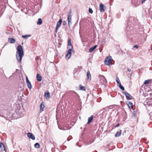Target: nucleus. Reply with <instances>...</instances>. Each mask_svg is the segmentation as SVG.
Instances as JSON below:
<instances>
[{
  "instance_id": "58836bf2",
  "label": "nucleus",
  "mask_w": 152,
  "mask_h": 152,
  "mask_svg": "<svg viewBox=\"0 0 152 152\" xmlns=\"http://www.w3.org/2000/svg\"><path fill=\"white\" fill-rule=\"evenodd\" d=\"M140 92H141L140 90Z\"/></svg>"
},
{
  "instance_id": "b1692460",
  "label": "nucleus",
  "mask_w": 152,
  "mask_h": 152,
  "mask_svg": "<svg viewBox=\"0 0 152 152\" xmlns=\"http://www.w3.org/2000/svg\"><path fill=\"white\" fill-rule=\"evenodd\" d=\"M68 45L69 46H71V49H72L73 48V47L71 43V39H69L68 40Z\"/></svg>"
},
{
  "instance_id": "f03ea898",
  "label": "nucleus",
  "mask_w": 152,
  "mask_h": 152,
  "mask_svg": "<svg viewBox=\"0 0 152 152\" xmlns=\"http://www.w3.org/2000/svg\"><path fill=\"white\" fill-rule=\"evenodd\" d=\"M100 82L101 85H105L107 83V80L105 77L103 75L99 76Z\"/></svg>"
},
{
  "instance_id": "dca6fc26",
  "label": "nucleus",
  "mask_w": 152,
  "mask_h": 152,
  "mask_svg": "<svg viewBox=\"0 0 152 152\" xmlns=\"http://www.w3.org/2000/svg\"><path fill=\"white\" fill-rule=\"evenodd\" d=\"M0 148L1 149V151H6L5 148L4 147V145L3 143H1L0 144Z\"/></svg>"
},
{
  "instance_id": "aec40b11",
  "label": "nucleus",
  "mask_w": 152,
  "mask_h": 152,
  "mask_svg": "<svg viewBox=\"0 0 152 152\" xmlns=\"http://www.w3.org/2000/svg\"><path fill=\"white\" fill-rule=\"evenodd\" d=\"M96 45H95L93 47L90 48L89 50V52H91L93 51L96 48Z\"/></svg>"
},
{
  "instance_id": "423d86ee",
  "label": "nucleus",
  "mask_w": 152,
  "mask_h": 152,
  "mask_svg": "<svg viewBox=\"0 0 152 152\" xmlns=\"http://www.w3.org/2000/svg\"><path fill=\"white\" fill-rule=\"evenodd\" d=\"M71 48H69L67 52L66 55V58L68 59L69 58L71 55Z\"/></svg>"
},
{
  "instance_id": "c9c22d12",
  "label": "nucleus",
  "mask_w": 152,
  "mask_h": 152,
  "mask_svg": "<svg viewBox=\"0 0 152 152\" xmlns=\"http://www.w3.org/2000/svg\"><path fill=\"white\" fill-rule=\"evenodd\" d=\"M119 125H120L119 124H118L116 126H115V127H118V126H119Z\"/></svg>"
},
{
  "instance_id": "7ed1b4c3",
  "label": "nucleus",
  "mask_w": 152,
  "mask_h": 152,
  "mask_svg": "<svg viewBox=\"0 0 152 152\" xmlns=\"http://www.w3.org/2000/svg\"><path fill=\"white\" fill-rule=\"evenodd\" d=\"M111 59L112 57L110 56H109L106 58L104 60L105 64L107 65H110L111 64Z\"/></svg>"
},
{
  "instance_id": "f8f14e48",
  "label": "nucleus",
  "mask_w": 152,
  "mask_h": 152,
  "mask_svg": "<svg viewBox=\"0 0 152 152\" xmlns=\"http://www.w3.org/2000/svg\"><path fill=\"white\" fill-rule=\"evenodd\" d=\"M24 110L22 108H20L18 110V114L20 115H23Z\"/></svg>"
},
{
  "instance_id": "72a5a7b5",
  "label": "nucleus",
  "mask_w": 152,
  "mask_h": 152,
  "mask_svg": "<svg viewBox=\"0 0 152 152\" xmlns=\"http://www.w3.org/2000/svg\"><path fill=\"white\" fill-rule=\"evenodd\" d=\"M39 59V57L38 56H37L35 58V60H38Z\"/></svg>"
},
{
  "instance_id": "393cba45",
  "label": "nucleus",
  "mask_w": 152,
  "mask_h": 152,
  "mask_svg": "<svg viewBox=\"0 0 152 152\" xmlns=\"http://www.w3.org/2000/svg\"><path fill=\"white\" fill-rule=\"evenodd\" d=\"M118 86L122 90V91H123L124 90V87L121 86V84L118 85Z\"/></svg>"
},
{
  "instance_id": "5701e85b",
  "label": "nucleus",
  "mask_w": 152,
  "mask_h": 152,
  "mask_svg": "<svg viewBox=\"0 0 152 152\" xmlns=\"http://www.w3.org/2000/svg\"><path fill=\"white\" fill-rule=\"evenodd\" d=\"M80 89L82 91H86L85 87L83 86L82 85H80L79 86Z\"/></svg>"
},
{
  "instance_id": "20e7f679",
  "label": "nucleus",
  "mask_w": 152,
  "mask_h": 152,
  "mask_svg": "<svg viewBox=\"0 0 152 152\" xmlns=\"http://www.w3.org/2000/svg\"><path fill=\"white\" fill-rule=\"evenodd\" d=\"M62 23V20L61 18L57 22L56 24V27L55 28V32L57 33L58 31V30L60 27L61 23Z\"/></svg>"
},
{
  "instance_id": "9d476101",
  "label": "nucleus",
  "mask_w": 152,
  "mask_h": 152,
  "mask_svg": "<svg viewBox=\"0 0 152 152\" xmlns=\"http://www.w3.org/2000/svg\"><path fill=\"white\" fill-rule=\"evenodd\" d=\"M26 81L28 88L29 89H31L32 88V86L31 83L29 81L27 77H26Z\"/></svg>"
},
{
  "instance_id": "c85d7f7f",
  "label": "nucleus",
  "mask_w": 152,
  "mask_h": 152,
  "mask_svg": "<svg viewBox=\"0 0 152 152\" xmlns=\"http://www.w3.org/2000/svg\"><path fill=\"white\" fill-rule=\"evenodd\" d=\"M30 36V35H23L22 36V37L25 39H26L27 38Z\"/></svg>"
},
{
  "instance_id": "473e14b6",
  "label": "nucleus",
  "mask_w": 152,
  "mask_h": 152,
  "mask_svg": "<svg viewBox=\"0 0 152 152\" xmlns=\"http://www.w3.org/2000/svg\"><path fill=\"white\" fill-rule=\"evenodd\" d=\"M139 5V4L137 3V4H136L134 5V7H137Z\"/></svg>"
},
{
  "instance_id": "9b49d317",
  "label": "nucleus",
  "mask_w": 152,
  "mask_h": 152,
  "mask_svg": "<svg viewBox=\"0 0 152 152\" xmlns=\"http://www.w3.org/2000/svg\"><path fill=\"white\" fill-rule=\"evenodd\" d=\"M127 104L130 109H132L133 107V104L132 102L130 101L128 102H127Z\"/></svg>"
},
{
  "instance_id": "2f4dec72",
  "label": "nucleus",
  "mask_w": 152,
  "mask_h": 152,
  "mask_svg": "<svg viewBox=\"0 0 152 152\" xmlns=\"http://www.w3.org/2000/svg\"><path fill=\"white\" fill-rule=\"evenodd\" d=\"M138 48V46L137 45H136L133 46V48Z\"/></svg>"
},
{
  "instance_id": "ddd939ff",
  "label": "nucleus",
  "mask_w": 152,
  "mask_h": 152,
  "mask_svg": "<svg viewBox=\"0 0 152 152\" xmlns=\"http://www.w3.org/2000/svg\"><path fill=\"white\" fill-rule=\"evenodd\" d=\"M36 78L37 80L39 82L41 81L42 79V77L39 74H37Z\"/></svg>"
},
{
  "instance_id": "412c9836",
  "label": "nucleus",
  "mask_w": 152,
  "mask_h": 152,
  "mask_svg": "<svg viewBox=\"0 0 152 152\" xmlns=\"http://www.w3.org/2000/svg\"><path fill=\"white\" fill-rule=\"evenodd\" d=\"M121 130H120L119 132H117L116 134L115 135V137H118L120 136L121 134Z\"/></svg>"
},
{
  "instance_id": "cd10ccee",
  "label": "nucleus",
  "mask_w": 152,
  "mask_h": 152,
  "mask_svg": "<svg viewBox=\"0 0 152 152\" xmlns=\"http://www.w3.org/2000/svg\"><path fill=\"white\" fill-rule=\"evenodd\" d=\"M116 81L118 85H119L121 84L119 78L118 77H117Z\"/></svg>"
},
{
  "instance_id": "4c0bfd02",
  "label": "nucleus",
  "mask_w": 152,
  "mask_h": 152,
  "mask_svg": "<svg viewBox=\"0 0 152 152\" xmlns=\"http://www.w3.org/2000/svg\"><path fill=\"white\" fill-rule=\"evenodd\" d=\"M127 70H128V71L129 72H130L131 71V69H129V68H128V69H127Z\"/></svg>"
},
{
  "instance_id": "7c9ffc66",
  "label": "nucleus",
  "mask_w": 152,
  "mask_h": 152,
  "mask_svg": "<svg viewBox=\"0 0 152 152\" xmlns=\"http://www.w3.org/2000/svg\"><path fill=\"white\" fill-rule=\"evenodd\" d=\"M137 112L136 111H134L133 112V115L134 116H135L137 114Z\"/></svg>"
},
{
  "instance_id": "6e6552de",
  "label": "nucleus",
  "mask_w": 152,
  "mask_h": 152,
  "mask_svg": "<svg viewBox=\"0 0 152 152\" xmlns=\"http://www.w3.org/2000/svg\"><path fill=\"white\" fill-rule=\"evenodd\" d=\"M27 136L30 139L34 140L35 139V137L34 135L31 133L28 132L27 134Z\"/></svg>"
},
{
  "instance_id": "f3484780",
  "label": "nucleus",
  "mask_w": 152,
  "mask_h": 152,
  "mask_svg": "<svg viewBox=\"0 0 152 152\" xmlns=\"http://www.w3.org/2000/svg\"><path fill=\"white\" fill-rule=\"evenodd\" d=\"M93 118V115H91L90 117L88 118V121L87 123V124H89L91 122Z\"/></svg>"
},
{
  "instance_id": "c756f323",
  "label": "nucleus",
  "mask_w": 152,
  "mask_h": 152,
  "mask_svg": "<svg viewBox=\"0 0 152 152\" xmlns=\"http://www.w3.org/2000/svg\"><path fill=\"white\" fill-rule=\"evenodd\" d=\"M89 12L90 13L92 14L93 12V10L91 8H89Z\"/></svg>"
},
{
  "instance_id": "6ab92c4d",
  "label": "nucleus",
  "mask_w": 152,
  "mask_h": 152,
  "mask_svg": "<svg viewBox=\"0 0 152 152\" xmlns=\"http://www.w3.org/2000/svg\"><path fill=\"white\" fill-rule=\"evenodd\" d=\"M45 97L46 99H48L50 97V93L49 92L45 93Z\"/></svg>"
},
{
  "instance_id": "e433bc0d",
  "label": "nucleus",
  "mask_w": 152,
  "mask_h": 152,
  "mask_svg": "<svg viewBox=\"0 0 152 152\" xmlns=\"http://www.w3.org/2000/svg\"><path fill=\"white\" fill-rule=\"evenodd\" d=\"M66 23V22L65 21H64L63 22V24L64 25H65Z\"/></svg>"
},
{
  "instance_id": "f257e3e1",
  "label": "nucleus",
  "mask_w": 152,
  "mask_h": 152,
  "mask_svg": "<svg viewBox=\"0 0 152 152\" xmlns=\"http://www.w3.org/2000/svg\"><path fill=\"white\" fill-rule=\"evenodd\" d=\"M16 56L18 61L21 63L22 58L24 56V52L22 46L20 45L17 47Z\"/></svg>"
},
{
  "instance_id": "1a4fd4ad",
  "label": "nucleus",
  "mask_w": 152,
  "mask_h": 152,
  "mask_svg": "<svg viewBox=\"0 0 152 152\" xmlns=\"http://www.w3.org/2000/svg\"><path fill=\"white\" fill-rule=\"evenodd\" d=\"M99 7L100 11L101 12H103L104 11V8L105 7L102 3L99 5Z\"/></svg>"
},
{
  "instance_id": "a878e982",
  "label": "nucleus",
  "mask_w": 152,
  "mask_h": 152,
  "mask_svg": "<svg viewBox=\"0 0 152 152\" xmlns=\"http://www.w3.org/2000/svg\"><path fill=\"white\" fill-rule=\"evenodd\" d=\"M34 147L35 148H39V144L38 143V142H37V143H36L35 144H34Z\"/></svg>"
},
{
  "instance_id": "4468645a",
  "label": "nucleus",
  "mask_w": 152,
  "mask_h": 152,
  "mask_svg": "<svg viewBox=\"0 0 152 152\" xmlns=\"http://www.w3.org/2000/svg\"><path fill=\"white\" fill-rule=\"evenodd\" d=\"M8 39V42H9L10 43H14L15 42V40L14 38H9Z\"/></svg>"
},
{
  "instance_id": "a211bd4d",
  "label": "nucleus",
  "mask_w": 152,
  "mask_h": 152,
  "mask_svg": "<svg viewBox=\"0 0 152 152\" xmlns=\"http://www.w3.org/2000/svg\"><path fill=\"white\" fill-rule=\"evenodd\" d=\"M87 80H90L91 78V76L90 72L88 71L87 72Z\"/></svg>"
},
{
  "instance_id": "0eeeda50",
  "label": "nucleus",
  "mask_w": 152,
  "mask_h": 152,
  "mask_svg": "<svg viewBox=\"0 0 152 152\" xmlns=\"http://www.w3.org/2000/svg\"><path fill=\"white\" fill-rule=\"evenodd\" d=\"M123 93L125 95L127 99L128 100L132 99V96L128 93L126 92H124Z\"/></svg>"
},
{
  "instance_id": "4be33fe9",
  "label": "nucleus",
  "mask_w": 152,
  "mask_h": 152,
  "mask_svg": "<svg viewBox=\"0 0 152 152\" xmlns=\"http://www.w3.org/2000/svg\"><path fill=\"white\" fill-rule=\"evenodd\" d=\"M42 20L41 18H39L38 19L37 24L38 25H40L42 24Z\"/></svg>"
},
{
  "instance_id": "39448f33",
  "label": "nucleus",
  "mask_w": 152,
  "mask_h": 152,
  "mask_svg": "<svg viewBox=\"0 0 152 152\" xmlns=\"http://www.w3.org/2000/svg\"><path fill=\"white\" fill-rule=\"evenodd\" d=\"M72 12L71 11H70L69 12L68 16L67 18L68 24L69 25L71 24L72 22Z\"/></svg>"
},
{
  "instance_id": "bb28decb",
  "label": "nucleus",
  "mask_w": 152,
  "mask_h": 152,
  "mask_svg": "<svg viewBox=\"0 0 152 152\" xmlns=\"http://www.w3.org/2000/svg\"><path fill=\"white\" fill-rule=\"evenodd\" d=\"M150 82V80H145L144 82V84L145 85L148 84Z\"/></svg>"
},
{
  "instance_id": "ea45409f",
  "label": "nucleus",
  "mask_w": 152,
  "mask_h": 152,
  "mask_svg": "<svg viewBox=\"0 0 152 152\" xmlns=\"http://www.w3.org/2000/svg\"><path fill=\"white\" fill-rule=\"evenodd\" d=\"M143 86H142V87H143Z\"/></svg>"
},
{
  "instance_id": "2eb2a0df",
  "label": "nucleus",
  "mask_w": 152,
  "mask_h": 152,
  "mask_svg": "<svg viewBox=\"0 0 152 152\" xmlns=\"http://www.w3.org/2000/svg\"><path fill=\"white\" fill-rule=\"evenodd\" d=\"M45 107V105L43 102H42L40 105V112H41L43 111V109Z\"/></svg>"
},
{
  "instance_id": "f704fd0d",
  "label": "nucleus",
  "mask_w": 152,
  "mask_h": 152,
  "mask_svg": "<svg viewBox=\"0 0 152 152\" xmlns=\"http://www.w3.org/2000/svg\"><path fill=\"white\" fill-rule=\"evenodd\" d=\"M146 0H142V3L143 4L146 1Z\"/></svg>"
}]
</instances>
